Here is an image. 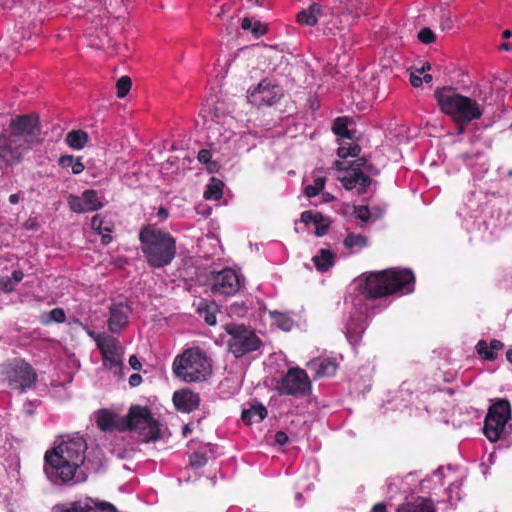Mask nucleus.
<instances>
[{"label":"nucleus","mask_w":512,"mask_h":512,"mask_svg":"<svg viewBox=\"0 0 512 512\" xmlns=\"http://www.w3.org/2000/svg\"><path fill=\"white\" fill-rule=\"evenodd\" d=\"M88 446L81 436L63 439L44 455V472L49 481L59 486H74L83 483L87 475L83 467L89 469Z\"/></svg>","instance_id":"nucleus-1"},{"label":"nucleus","mask_w":512,"mask_h":512,"mask_svg":"<svg viewBox=\"0 0 512 512\" xmlns=\"http://www.w3.org/2000/svg\"><path fill=\"white\" fill-rule=\"evenodd\" d=\"M415 277L409 269L391 268L370 272L358 280L360 295L365 299H376L391 294H409L414 290Z\"/></svg>","instance_id":"nucleus-2"},{"label":"nucleus","mask_w":512,"mask_h":512,"mask_svg":"<svg viewBox=\"0 0 512 512\" xmlns=\"http://www.w3.org/2000/svg\"><path fill=\"white\" fill-rule=\"evenodd\" d=\"M96 423L102 431H112L115 428L133 430L144 442L156 441L160 438L159 423L152 417L147 407L132 406L126 419L121 422L118 421L115 413L102 409L97 413Z\"/></svg>","instance_id":"nucleus-3"},{"label":"nucleus","mask_w":512,"mask_h":512,"mask_svg":"<svg viewBox=\"0 0 512 512\" xmlns=\"http://www.w3.org/2000/svg\"><path fill=\"white\" fill-rule=\"evenodd\" d=\"M139 241L142 255L151 268H164L170 265L176 256V239L154 224L141 227Z\"/></svg>","instance_id":"nucleus-4"},{"label":"nucleus","mask_w":512,"mask_h":512,"mask_svg":"<svg viewBox=\"0 0 512 512\" xmlns=\"http://www.w3.org/2000/svg\"><path fill=\"white\" fill-rule=\"evenodd\" d=\"M440 110L456 124L458 134H463L469 123L482 117L484 108L475 99L443 87L435 91Z\"/></svg>","instance_id":"nucleus-5"},{"label":"nucleus","mask_w":512,"mask_h":512,"mask_svg":"<svg viewBox=\"0 0 512 512\" xmlns=\"http://www.w3.org/2000/svg\"><path fill=\"white\" fill-rule=\"evenodd\" d=\"M172 370L177 378L185 382H199L211 374L212 365L203 350L193 347L176 356Z\"/></svg>","instance_id":"nucleus-6"},{"label":"nucleus","mask_w":512,"mask_h":512,"mask_svg":"<svg viewBox=\"0 0 512 512\" xmlns=\"http://www.w3.org/2000/svg\"><path fill=\"white\" fill-rule=\"evenodd\" d=\"M37 374L30 364L21 359L4 363L1 368V382L12 391L20 393L32 388Z\"/></svg>","instance_id":"nucleus-7"},{"label":"nucleus","mask_w":512,"mask_h":512,"mask_svg":"<svg viewBox=\"0 0 512 512\" xmlns=\"http://www.w3.org/2000/svg\"><path fill=\"white\" fill-rule=\"evenodd\" d=\"M10 134L30 150L32 146L42 141L39 119L37 116L21 115L10 122Z\"/></svg>","instance_id":"nucleus-8"},{"label":"nucleus","mask_w":512,"mask_h":512,"mask_svg":"<svg viewBox=\"0 0 512 512\" xmlns=\"http://www.w3.org/2000/svg\"><path fill=\"white\" fill-rule=\"evenodd\" d=\"M275 389L280 395L301 397L311 391V381L305 370L292 367L277 380Z\"/></svg>","instance_id":"nucleus-9"},{"label":"nucleus","mask_w":512,"mask_h":512,"mask_svg":"<svg viewBox=\"0 0 512 512\" xmlns=\"http://www.w3.org/2000/svg\"><path fill=\"white\" fill-rule=\"evenodd\" d=\"M511 407L507 400L501 399L490 406L484 423V434L491 442L498 441L505 431L510 418Z\"/></svg>","instance_id":"nucleus-10"},{"label":"nucleus","mask_w":512,"mask_h":512,"mask_svg":"<svg viewBox=\"0 0 512 512\" xmlns=\"http://www.w3.org/2000/svg\"><path fill=\"white\" fill-rule=\"evenodd\" d=\"M227 332L230 335L228 341L229 351L236 358L258 350L261 345V341L255 333L243 325H229Z\"/></svg>","instance_id":"nucleus-11"},{"label":"nucleus","mask_w":512,"mask_h":512,"mask_svg":"<svg viewBox=\"0 0 512 512\" xmlns=\"http://www.w3.org/2000/svg\"><path fill=\"white\" fill-rule=\"evenodd\" d=\"M92 337L101 352L103 366L114 375H121L123 350L118 340L105 333L92 335Z\"/></svg>","instance_id":"nucleus-12"},{"label":"nucleus","mask_w":512,"mask_h":512,"mask_svg":"<svg viewBox=\"0 0 512 512\" xmlns=\"http://www.w3.org/2000/svg\"><path fill=\"white\" fill-rule=\"evenodd\" d=\"M208 284L214 294L233 296L244 285V278L238 271L232 268H224L212 272Z\"/></svg>","instance_id":"nucleus-13"},{"label":"nucleus","mask_w":512,"mask_h":512,"mask_svg":"<svg viewBox=\"0 0 512 512\" xmlns=\"http://www.w3.org/2000/svg\"><path fill=\"white\" fill-rule=\"evenodd\" d=\"M283 95L281 87L273 81L264 79L256 87L248 90L247 99L256 107L271 106Z\"/></svg>","instance_id":"nucleus-14"},{"label":"nucleus","mask_w":512,"mask_h":512,"mask_svg":"<svg viewBox=\"0 0 512 512\" xmlns=\"http://www.w3.org/2000/svg\"><path fill=\"white\" fill-rule=\"evenodd\" d=\"M29 150L11 134L0 136V168L19 164Z\"/></svg>","instance_id":"nucleus-15"},{"label":"nucleus","mask_w":512,"mask_h":512,"mask_svg":"<svg viewBox=\"0 0 512 512\" xmlns=\"http://www.w3.org/2000/svg\"><path fill=\"white\" fill-rule=\"evenodd\" d=\"M52 512H116V508L109 502L86 497L56 504L52 507Z\"/></svg>","instance_id":"nucleus-16"},{"label":"nucleus","mask_w":512,"mask_h":512,"mask_svg":"<svg viewBox=\"0 0 512 512\" xmlns=\"http://www.w3.org/2000/svg\"><path fill=\"white\" fill-rule=\"evenodd\" d=\"M67 203L69 208L75 213L93 212L104 206L97 191L92 189L85 190L80 196L69 195Z\"/></svg>","instance_id":"nucleus-17"},{"label":"nucleus","mask_w":512,"mask_h":512,"mask_svg":"<svg viewBox=\"0 0 512 512\" xmlns=\"http://www.w3.org/2000/svg\"><path fill=\"white\" fill-rule=\"evenodd\" d=\"M131 307L125 301L114 302L109 308L108 328L112 333H119L129 323Z\"/></svg>","instance_id":"nucleus-18"},{"label":"nucleus","mask_w":512,"mask_h":512,"mask_svg":"<svg viewBox=\"0 0 512 512\" xmlns=\"http://www.w3.org/2000/svg\"><path fill=\"white\" fill-rule=\"evenodd\" d=\"M356 162L357 167L352 168L345 176L341 177L340 181L345 189H357L358 193L362 194L366 192L371 183V179L361 171V167L364 166L365 160L358 159Z\"/></svg>","instance_id":"nucleus-19"},{"label":"nucleus","mask_w":512,"mask_h":512,"mask_svg":"<svg viewBox=\"0 0 512 512\" xmlns=\"http://www.w3.org/2000/svg\"><path fill=\"white\" fill-rule=\"evenodd\" d=\"M173 402L177 410L190 413L198 407L199 396L190 390H180L173 394Z\"/></svg>","instance_id":"nucleus-20"},{"label":"nucleus","mask_w":512,"mask_h":512,"mask_svg":"<svg viewBox=\"0 0 512 512\" xmlns=\"http://www.w3.org/2000/svg\"><path fill=\"white\" fill-rule=\"evenodd\" d=\"M365 329L364 311L361 310L355 316H352L346 325V337L348 341L353 345L358 344Z\"/></svg>","instance_id":"nucleus-21"},{"label":"nucleus","mask_w":512,"mask_h":512,"mask_svg":"<svg viewBox=\"0 0 512 512\" xmlns=\"http://www.w3.org/2000/svg\"><path fill=\"white\" fill-rule=\"evenodd\" d=\"M324 16V8L318 3H312L308 8L297 14L296 20L301 25L314 26Z\"/></svg>","instance_id":"nucleus-22"},{"label":"nucleus","mask_w":512,"mask_h":512,"mask_svg":"<svg viewBox=\"0 0 512 512\" xmlns=\"http://www.w3.org/2000/svg\"><path fill=\"white\" fill-rule=\"evenodd\" d=\"M308 367L315 371L316 377H329L333 376L338 364L334 358H318L310 361Z\"/></svg>","instance_id":"nucleus-23"},{"label":"nucleus","mask_w":512,"mask_h":512,"mask_svg":"<svg viewBox=\"0 0 512 512\" xmlns=\"http://www.w3.org/2000/svg\"><path fill=\"white\" fill-rule=\"evenodd\" d=\"M91 227L95 232L102 236V244L107 245L111 242V233L114 230V225L112 221L98 214L92 218Z\"/></svg>","instance_id":"nucleus-24"},{"label":"nucleus","mask_w":512,"mask_h":512,"mask_svg":"<svg viewBox=\"0 0 512 512\" xmlns=\"http://www.w3.org/2000/svg\"><path fill=\"white\" fill-rule=\"evenodd\" d=\"M504 347V344L496 339H493L488 344L484 340L478 341L476 344L477 353L481 358L488 361H493L497 358V353L501 351Z\"/></svg>","instance_id":"nucleus-25"},{"label":"nucleus","mask_w":512,"mask_h":512,"mask_svg":"<svg viewBox=\"0 0 512 512\" xmlns=\"http://www.w3.org/2000/svg\"><path fill=\"white\" fill-rule=\"evenodd\" d=\"M321 23L324 26V32L328 34H335L337 31L342 30L345 26L344 21L339 15L335 14L333 11L325 9Z\"/></svg>","instance_id":"nucleus-26"},{"label":"nucleus","mask_w":512,"mask_h":512,"mask_svg":"<svg viewBox=\"0 0 512 512\" xmlns=\"http://www.w3.org/2000/svg\"><path fill=\"white\" fill-rule=\"evenodd\" d=\"M397 512H435L431 500L418 498L414 502H407L397 508Z\"/></svg>","instance_id":"nucleus-27"},{"label":"nucleus","mask_w":512,"mask_h":512,"mask_svg":"<svg viewBox=\"0 0 512 512\" xmlns=\"http://www.w3.org/2000/svg\"><path fill=\"white\" fill-rule=\"evenodd\" d=\"M312 261L318 271L325 272L334 265V254L328 249H321Z\"/></svg>","instance_id":"nucleus-28"},{"label":"nucleus","mask_w":512,"mask_h":512,"mask_svg":"<svg viewBox=\"0 0 512 512\" xmlns=\"http://www.w3.org/2000/svg\"><path fill=\"white\" fill-rule=\"evenodd\" d=\"M267 416V409L261 404L251 405L242 411L241 418L246 423L260 422Z\"/></svg>","instance_id":"nucleus-29"},{"label":"nucleus","mask_w":512,"mask_h":512,"mask_svg":"<svg viewBox=\"0 0 512 512\" xmlns=\"http://www.w3.org/2000/svg\"><path fill=\"white\" fill-rule=\"evenodd\" d=\"M312 184H308L304 189V194L308 197H314L318 195L324 188L326 177L323 175L322 171H314L312 174Z\"/></svg>","instance_id":"nucleus-30"},{"label":"nucleus","mask_w":512,"mask_h":512,"mask_svg":"<svg viewBox=\"0 0 512 512\" xmlns=\"http://www.w3.org/2000/svg\"><path fill=\"white\" fill-rule=\"evenodd\" d=\"M69 147L80 150L88 142V134L83 130H72L66 135L65 139Z\"/></svg>","instance_id":"nucleus-31"},{"label":"nucleus","mask_w":512,"mask_h":512,"mask_svg":"<svg viewBox=\"0 0 512 512\" xmlns=\"http://www.w3.org/2000/svg\"><path fill=\"white\" fill-rule=\"evenodd\" d=\"M344 246L352 251H358L367 246V238L361 234L349 233L344 239Z\"/></svg>","instance_id":"nucleus-32"},{"label":"nucleus","mask_w":512,"mask_h":512,"mask_svg":"<svg viewBox=\"0 0 512 512\" xmlns=\"http://www.w3.org/2000/svg\"><path fill=\"white\" fill-rule=\"evenodd\" d=\"M348 125L349 119L347 117H338L333 123L332 130L337 136L351 140L353 132L349 130Z\"/></svg>","instance_id":"nucleus-33"},{"label":"nucleus","mask_w":512,"mask_h":512,"mask_svg":"<svg viewBox=\"0 0 512 512\" xmlns=\"http://www.w3.org/2000/svg\"><path fill=\"white\" fill-rule=\"evenodd\" d=\"M59 165L63 168L71 167L72 173L77 175L84 170L81 158H74L72 155H64L59 158Z\"/></svg>","instance_id":"nucleus-34"},{"label":"nucleus","mask_w":512,"mask_h":512,"mask_svg":"<svg viewBox=\"0 0 512 512\" xmlns=\"http://www.w3.org/2000/svg\"><path fill=\"white\" fill-rule=\"evenodd\" d=\"M244 30H250L255 37H260L267 32V26L260 21H252L249 18H244L241 23Z\"/></svg>","instance_id":"nucleus-35"},{"label":"nucleus","mask_w":512,"mask_h":512,"mask_svg":"<svg viewBox=\"0 0 512 512\" xmlns=\"http://www.w3.org/2000/svg\"><path fill=\"white\" fill-rule=\"evenodd\" d=\"M370 0H348L347 11L349 15L354 17L360 16L366 12Z\"/></svg>","instance_id":"nucleus-36"},{"label":"nucleus","mask_w":512,"mask_h":512,"mask_svg":"<svg viewBox=\"0 0 512 512\" xmlns=\"http://www.w3.org/2000/svg\"><path fill=\"white\" fill-rule=\"evenodd\" d=\"M271 317L274 323L284 331L291 330L293 326V320L286 314L280 312H271Z\"/></svg>","instance_id":"nucleus-37"},{"label":"nucleus","mask_w":512,"mask_h":512,"mask_svg":"<svg viewBox=\"0 0 512 512\" xmlns=\"http://www.w3.org/2000/svg\"><path fill=\"white\" fill-rule=\"evenodd\" d=\"M204 197L208 200H219L222 197V182L213 180L207 186Z\"/></svg>","instance_id":"nucleus-38"},{"label":"nucleus","mask_w":512,"mask_h":512,"mask_svg":"<svg viewBox=\"0 0 512 512\" xmlns=\"http://www.w3.org/2000/svg\"><path fill=\"white\" fill-rule=\"evenodd\" d=\"M359 152H360L359 145L353 144V143H349V144L341 143L337 150V155L340 158H347L349 156L356 157V156H358Z\"/></svg>","instance_id":"nucleus-39"},{"label":"nucleus","mask_w":512,"mask_h":512,"mask_svg":"<svg viewBox=\"0 0 512 512\" xmlns=\"http://www.w3.org/2000/svg\"><path fill=\"white\" fill-rule=\"evenodd\" d=\"M131 79L128 76H122L116 84L117 95L119 98L125 97L131 88Z\"/></svg>","instance_id":"nucleus-40"},{"label":"nucleus","mask_w":512,"mask_h":512,"mask_svg":"<svg viewBox=\"0 0 512 512\" xmlns=\"http://www.w3.org/2000/svg\"><path fill=\"white\" fill-rule=\"evenodd\" d=\"M207 463L206 454L203 452H194L189 457V464L191 467L199 468Z\"/></svg>","instance_id":"nucleus-41"},{"label":"nucleus","mask_w":512,"mask_h":512,"mask_svg":"<svg viewBox=\"0 0 512 512\" xmlns=\"http://www.w3.org/2000/svg\"><path fill=\"white\" fill-rule=\"evenodd\" d=\"M48 317H49V319L47 322L63 323L66 320L65 312L61 308L52 309L49 312Z\"/></svg>","instance_id":"nucleus-42"},{"label":"nucleus","mask_w":512,"mask_h":512,"mask_svg":"<svg viewBox=\"0 0 512 512\" xmlns=\"http://www.w3.org/2000/svg\"><path fill=\"white\" fill-rule=\"evenodd\" d=\"M418 39L424 44H430L435 41V34L430 28H423L418 33Z\"/></svg>","instance_id":"nucleus-43"},{"label":"nucleus","mask_w":512,"mask_h":512,"mask_svg":"<svg viewBox=\"0 0 512 512\" xmlns=\"http://www.w3.org/2000/svg\"><path fill=\"white\" fill-rule=\"evenodd\" d=\"M353 214L362 222H367L370 219V211L366 206H355Z\"/></svg>","instance_id":"nucleus-44"},{"label":"nucleus","mask_w":512,"mask_h":512,"mask_svg":"<svg viewBox=\"0 0 512 512\" xmlns=\"http://www.w3.org/2000/svg\"><path fill=\"white\" fill-rule=\"evenodd\" d=\"M315 226V234L319 237L325 235L329 228L328 221L321 215V220H317L314 224Z\"/></svg>","instance_id":"nucleus-45"},{"label":"nucleus","mask_w":512,"mask_h":512,"mask_svg":"<svg viewBox=\"0 0 512 512\" xmlns=\"http://www.w3.org/2000/svg\"><path fill=\"white\" fill-rule=\"evenodd\" d=\"M317 220H321L320 213H314L312 211H305L301 214V221L305 224H315Z\"/></svg>","instance_id":"nucleus-46"},{"label":"nucleus","mask_w":512,"mask_h":512,"mask_svg":"<svg viewBox=\"0 0 512 512\" xmlns=\"http://www.w3.org/2000/svg\"><path fill=\"white\" fill-rule=\"evenodd\" d=\"M0 288L5 293H10L14 290L15 284L9 277H0Z\"/></svg>","instance_id":"nucleus-47"},{"label":"nucleus","mask_w":512,"mask_h":512,"mask_svg":"<svg viewBox=\"0 0 512 512\" xmlns=\"http://www.w3.org/2000/svg\"><path fill=\"white\" fill-rule=\"evenodd\" d=\"M211 157H212V154L207 149L200 150L198 153V156H197L198 160L204 164H207L211 160Z\"/></svg>","instance_id":"nucleus-48"},{"label":"nucleus","mask_w":512,"mask_h":512,"mask_svg":"<svg viewBox=\"0 0 512 512\" xmlns=\"http://www.w3.org/2000/svg\"><path fill=\"white\" fill-rule=\"evenodd\" d=\"M422 74H418L416 71H412L410 74V83L414 87H420L422 85Z\"/></svg>","instance_id":"nucleus-49"},{"label":"nucleus","mask_w":512,"mask_h":512,"mask_svg":"<svg viewBox=\"0 0 512 512\" xmlns=\"http://www.w3.org/2000/svg\"><path fill=\"white\" fill-rule=\"evenodd\" d=\"M288 436L285 432H282V431H279L276 433L275 435V441L279 444V445H284L288 442Z\"/></svg>","instance_id":"nucleus-50"},{"label":"nucleus","mask_w":512,"mask_h":512,"mask_svg":"<svg viewBox=\"0 0 512 512\" xmlns=\"http://www.w3.org/2000/svg\"><path fill=\"white\" fill-rule=\"evenodd\" d=\"M142 382V377L139 374H132L129 377V384L131 387H136Z\"/></svg>","instance_id":"nucleus-51"},{"label":"nucleus","mask_w":512,"mask_h":512,"mask_svg":"<svg viewBox=\"0 0 512 512\" xmlns=\"http://www.w3.org/2000/svg\"><path fill=\"white\" fill-rule=\"evenodd\" d=\"M23 277H24V273L21 270H15V271H13L10 279H12L13 283L16 285L17 283L22 281Z\"/></svg>","instance_id":"nucleus-52"},{"label":"nucleus","mask_w":512,"mask_h":512,"mask_svg":"<svg viewBox=\"0 0 512 512\" xmlns=\"http://www.w3.org/2000/svg\"><path fill=\"white\" fill-rule=\"evenodd\" d=\"M129 364L134 370H139L142 366L139 359L135 355L130 356Z\"/></svg>","instance_id":"nucleus-53"},{"label":"nucleus","mask_w":512,"mask_h":512,"mask_svg":"<svg viewBox=\"0 0 512 512\" xmlns=\"http://www.w3.org/2000/svg\"><path fill=\"white\" fill-rule=\"evenodd\" d=\"M498 49L500 51H506V52H510L512 51V41L509 40H505L503 41L499 46H498Z\"/></svg>","instance_id":"nucleus-54"},{"label":"nucleus","mask_w":512,"mask_h":512,"mask_svg":"<svg viewBox=\"0 0 512 512\" xmlns=\"http://www.w3.org/2000/svg\"><path fill=\"white\" fill-rule=\"evenodd\" d=\"M169 212L166 208L160 207L157 211V217L160 219V221H164L168 218Z\"/></svg>","instance_id":"nucleus-55"},{"label":"nucleus","mask_w":512,"mask_h":512,"mask_svg":"<svg viewBox=\"0 0 512 512\" xmlns=\"http://www.w3.org/2000/svg\"><path fill=\"white\" fill-rule=\"evenodd\" d=\"M204 320L208 325H215L217 321L215 314L209 312H206Z\"/></svg>","instance_id":"nucleus-56"},{"label":"nucleus","mask_w":512,"mask_h":512,"mask_svg":"<svg viewBox=\"0 0 512 512\" xmlns=\"http://www.w3.org/2000/svg\"><path fill=\"white\" fill-rule=\"evenodd\" d=\"M371 512H387L386 506L383 503H377L373 506Z\"/></svg>","instance_id":"nucleus-57"},{"label":"nucleus","mask_w":512,"mask_h":512,"mask_svg":"<svg viewBox=\"0 0 512 512\" xmlns=\"http://www.w3.org/2000/svg\"><path fill=\"white\" fill-rule=\"evenodd\" d=\"M20 201V194L14 193L9 196V202L11 204H17Z\"/></svg>","instance_id":"nucleus-58"},{"label":"nucleus","mask_w":512,"mask_h":512,"mask_svg":"<svg viewBox=\"0 0 512 512\" xmlns=\"http://www.w3.org/2000/svg\"><path fill=\"white\" fill-rule=\"evenodd\" d=\"M431 69L429 63H424L421 68L415 69L414 71L418 72V74H424L426 71Z\"/></svg>","instance_id":"nucleus-59"},{"label":"nucleus","mask_w":512,"mask_h":512,"mask_svg":"<svg viewBox=\"0 0 512 512\" xmlns=\"http://www.w3.org/2000/svg\"><path fill=\"white\" fill-rule=\"evenodd\" d=\"M511 37H512V32L510 30L507 29L502 32L503 41L509 40Z\"/></svg>","instance_id":"nucleus-60"},{"label":"nucleus","mask_w":512,"mask_h":512,"mask_svg":"<svg viewBox=\"0 0 512 512\" xmlns=\"http://www.w3.org/2000/svg\"><path fill=\"white\" fill-rule=\"evenodd\" d=\"M322 197L325 202H330L331 200L334 199L333 195H331L330 193H323Z\"/></svg>","instance_id":"nucleus-61"},{"label":"nucleus","mask_w":512,"mask_h":512,"mask_svg":"<svg viewBox=\"0 0 512 512\" xmlns=\"http://www.w3.org/2000/svg\"><path fill=\"white\" fill-rule=\"evenodd\" d=\"M432 81V76L430 74H424L422 77V83H430Z\"/></svg>","instance_id":"nucleus-62"},{"label":"nucleus","mask_w":512,"mask_h":512,"mask_svg":"<svg viewBox=\"0 0 512 512\" xmlns=\"http://www.w3.org/2000/svg\"><path fill=\"white\" fill-rule=\"evenodd\" d=\"M506 358L509 362L512 363V349H509L507 352H506Z\"/></svg>","instance_id":"nucleus-63"},{"label":"nucleus","mask_w":512,"mask_h":512,"mask_svg":"<svg viewBox=\"0 0 512 512\" xmlns=\"http://www.w3.org/2000/svg\"><path fill=\"white\" fill-rule=\"evenodd\" d=\"M191 432V429L188 425L184 426L183 428V435L187 436Z\"/></svg>","instance_id":"nucleus-64"}]
</instances>
